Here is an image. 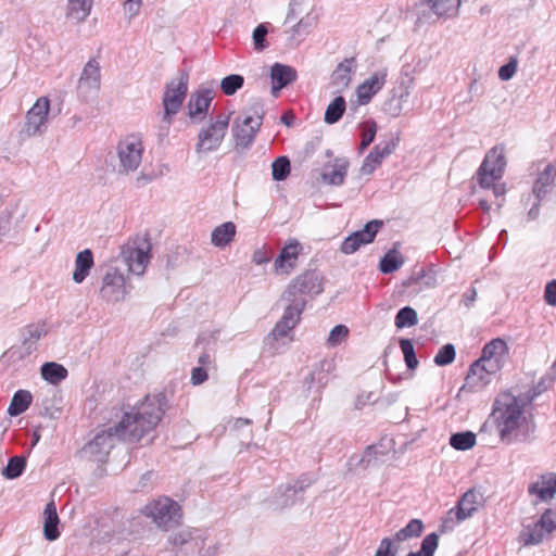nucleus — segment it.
I'll use <instances>...</instances> for the list:
<instances>
[{
    "label": "nucleus",
    "mask_w": 556,
    "mask_h": 556,
    "mask_svg": "<svg viewBox=\"0 0 556 556\" xmlns=\"http://www.w3.org/2000/svg\"><path fill=\"white\" fill-rule=\"evenodd\" d=\"M166 407L164 394L147 395L141 403L125 413L117 425L98 432L93 440L84 446L83 453L92 460L105 462L116 440L139 441L157 426Z\"/></svg>",
    "instance_id": "f257e3e1"
},
{
    "label": "nucleus",
    "mask_w": 556,
    "mask_h": 556,
    "mask_svg": "<svg viewBox=\"0 0 556 556\" xmlns=\"http://www.w3.org/2000/svg\"><path fill=\"white\" fill-rule=\"evenodd\" d=\"M525 407V402L510 392H502L495 397L492 416L503 442L525 435L528 426Z\"/></svg>",
    "instance_id": "f03ea898"
},
{
    "label": "nucleus",
    "mask_w": 556,
    "mask_h": 556,
    "mask_svg": "<svg viewBox=\"0 0 556 556\" xmlns=\"http://www.w3.org/2000/svg\"><path fill=\"white\" fill-rule=\"evenodd\" d=\"M116 172L121 175L135 173L141 165L146 146L141 132L123 136L116 144Z\"/></svg>",
    "instance_id": "7ed1b4c3"
},
{
    "label": "nucleus",
    "mask_w": 556,
    "mask_h": 556,
    "mask_svg": "<svg viewBox=\"0 0 556 556\" xmlns=\"http://www.w3.org/2000/svg\"><path fill=\"white\" fill-rule=\"evenodd\" d=\"M229 121L230 115L226 113L211 117L198 132V140L194 146L195 153L205 155L217 151L227 135Z\"/></svg>",
    "instance_id": "20e7f679"
},
{
    "label": "nucleus",
    "mask_w": 556,
    "mask_h": 556,
    "mask_svg": "<svg viewBox=\"0 0 556 556\" xmlns=\"http://www.w3.org/2000/svg\"><path fill=\"white\" fill-rule=\"evenodd\" d=\"M142 514L164 531L179 525L182 518L181 506L167 496H160L149 502L142 508Z\"/></svg>",
    "instance_id": "39448f33"
},
{
    "label": "nucleus",
    "mask_w": 556,
    "mask_h": 556,
    "mask_svg": "<svg viewBox=\"0 0 556 556\" xmlns=\"http://www.w3.org/2000/svg\"><path fill=\"white\" fill-rule=\"evenodd\" d=\"M189 76L187 73H181L178 77L172 79L166 86L163 93V117L162 122L165 124L167 130L173 123V117L179 112L187 92H188Z\"/></svg>",
    "instance_id": "423d86ee"
},
{
    "label": "nucleus",
    "mask_w": 556,
    "mask_h": 556,
    "mask_svg": "<svg viewBox=\"0 0 556 556\" xmlns=\"http://www.w3.org/2000/svg\"><path fill=\"white\" fill-rule=\"evenodd\" d=\"M263 106L255 103L249 112H244L235 119L232 135L236 146L249 148L260 130L263 121Z\"/></svg>",
    "instance_id": "0eeeda50"
},
{
    "label": "nucleus",
    "mask_w": 556,
    "mask_h": 556,
    "mask_svg": "<svg viewBox=\"0 0 556 556\" xmlns=\"http://www.w3.org/2000/svg\"><path fill=\"white\" fill-rule=\"evenodd\" d=\"M151 243L147 238L128 241L122 249V258L134 275L141 276L150 262Z\"/></svg>",
    "instance_id": "6e6552de"
},
{
    "label": "nucleus",
    "mask_w": 556,
    "mask_h": 556,
    "mask_svg": "<svg viewBox=\"0 0 556 556\" xmlns=\"http://www.w3.org/2000/svg\"><path fill=\"white\" fill-rule=\"evenodd\" d=\"M484 504L483 488H472L468 490L459 500L456 508L447 513V517L442 523V528L451 530L454 528V517L456 521H463L472 516V514Z\"/></svg>",
    "instance_id": "1a4fd4ad"
},
{
    "label": "nucleus",
    "mask_w": 556,
    "mask_h": 556,
    "mask_svg": "<svg viewBox=\"0 0 556 556\" xmlns=\"http://www.w3.org/2000/svg\"><path fill=\"white\" fill-rule=\"evenodd\" d=\"M324 290L323 277L314 270H308L294 278L283 292V296L304 298L318 295Z\"/></svg>",
    "instance_id": "9d476101"
},
{
    "label": "nucleus",
    "mask_w": 556,
    "mask_h": 556,
    "mask_svg": "<svg viewBox=\"0 0 556 556\" xmlns=\"http://www.w3.org/2000/svg\"><path fill=\"white\" fill-rule=\"evenodd\" d=\"M313 480L308 476H302L293 482L280 485L270 500V506L275 510L292 506L299 494L303 493Z\"/></svg>",
    "instance_id": "9b49d317"
},
{
    "label": "nucleus",
    "mask_w": 556,
    "mask_h": 556,
    "mask_svg": "<svg viewBox=\"0 0 556 556\" xmlns=\"http://www.w3.org/2000/svg\"><path fill=\"white\" fill-rule=\"evenodd\" d=\"M101 87V73L100 64L97 60H89L83 68L81 75L77 85L78 97L88 101L94 98Z\"/></svg>",
    "instance_id": "f8f14e48"
},
{
    "label": "nucleus",
    "mask_w": 556,
    "mask_h": 556,
    "mask_svg": "<svg viewBox=\"0 0 556 556\" xmlns=\"http://www.w3.org/2000/svg\"><path fill=\"white\" fill-rule=\"evenodd\" d=\"M128 293L124 275L116 268H110L102 278L100 295L108 303H117Z\"/></svg>",
    "instance_id": "ddd939ff"
},
{
    "label": "nucleus",
    "mask_w": 556,
    "mask_h": 556,
    "mask_svg": "<svg viewBox=\"0 0 556 556\" xmlns=\"http://www.w3.org/2000/svg\"><path fill=\"white\" fill-rule=\"evenodd\" d=\"M49 112L50 100L47 97L38 98L26 114L25 132L28 136L42 135L46 130Z\"/></svg>",
    "instance_id": "4468645a"
},
{
    "label": "nucleus",
    "mask_w": 556,
    "mask_h": 556,
    "mask_svg": "<svg viewBox=\"0 0 556 556\" xmlns=\"http://www.w3.org/2000/svg\"><path fill=\"white\" fill-rule=\"evenodd\" d=\"M382 225L383 223L381 220H370L362 230H357L344 239L341 244V252L344 254H352L362 245L371 243Z\"/></svg>",
    "instance_id": "2eb2a0df"
},
{
    "label": "nucleus",
    "mask_w": 556,
    "mask_h": 556,
    "mask_svg": "<svg viewBox=\"0 0 556 556\" xmlns=\"http://www.w3.org/2000/svg\"><path fill=\"white\" fill-rule=\"evenodd\" d=\"M214 97L215 92L208 88H201L191 93L188 102V115L192 122L199 123L205 118Z\"/></svg>",
    "instance_id": "dca6fc26"
},
{
    "label": "nucleus",
    "mask_w": 556,
    "mask_h": 556,
    "mask_svg": "<svg viewBox=\"0 0 556 556\" xmlns=\"http://www.w3.org/2000/svg\"><path fill=\"white\" fill-rule=\"evenodd\" d=\"M387 79V70L376 71L370 77L365 79L356 88V101L358 105L368 104L372 97L384 86Z\"/></svg>",
    "instance_id": "f3484780"
},
{
    "label": "nucleus",
    "mask_w": 556,
    "mask_h": 556,
    "mask_svg": "<svg viewBox=\"0 0 556 556\" xmlns=\"http://www.w3.org/2000/svg\"><path fill=\"white\" fill-rule=\"evenodd\" d=\"M302 250L303 247L296 239H290L275 260V271L289 275L295 268Z\"/></svg>",
    "instance_id": "a211bd4d"
},
{
    "label": "nucleus",
    "mask_w": 556,
    "mask_h": 556,
    "mask_svg": "<svg viewBox=\"0 0 556 556\" xmlns=\"http://www.w3.org/2000/svg\"><path fill=\"white\" fill-rule=\"evenodd\" d=\"M509 361L508 342L502 338L489 342V375L500 372Z\"/></svg>",
    "instance_id": "6ab92c4d"
},
{
    "label": "nucleus",
    "mask_w": 556,
    "mask_h": 556,
    "mask_svg": "<svg viewBox=\"0 0 556 556\" xmlns=\"http://www.w3.org/2000/svg\"><path fill=\"white\" fill-rule=\"evenodd\" d=\"M45 321H38L26 326L22 331L23 341L18 348L20 357L29 356L37 350L38 341L47 334Z\"/></svg>",
    "instance_id": "aec40b11"
},
{
    "label": "nucleus",
    "mask_w": 556,
    "mask_h": 556,
    "mask_svg": "<svg viewBox=\"0 0 556 556\" xmlns=\"http://www.w3.org/2000/svg\"><path fill=\"white\" fill-rule=\"evenodd\" d=\"M529 493L535 502H546L556 494V475L548 472L538 477L529 485Z\"/></svg>",
    "instance_id": "412c9836"
},
{
    "label": "nucleus",
    "mask_w": 556,
    "mask_h": 556,
    "mask_svg": "<svg viewBox=\"0 0 556 556\" xmlns=\"http://www.w3.org/2000/svg\"><path fill=\"white\" fill-rule=\"evenodd\" d=\"M486 376V344L481 349L480 357L473 362L465 378L464 389L477 391L485 386L484 378Z\"/></svg>",
    "instance_id": "4be33fe9"
},
{
    "label": "nucleus",
    "mask_w": 556,
    "mask_h": 556,
    "mask_svg": "<svg viewBox=\"0 0 556 556\" xmlns=\"http://www.w3.org/2000/svg\"><path fill=\"white\" fill-rule=\"evenodd\" d=\"M355 72V60L344 59L338 64L331 75V85L334 87L336 92L345 90L352 80V75Z\"/></svg>",
    "instance_id": "5701e85b"
},
{
    "label": "nucleus",
    "mask_w": 556,
    "mask_h": 556,
    "mask_svg": "<svg viewBox=\"0 0 556 556\" xmlns=\"http://www.w3.org/2000/svg\"><path fill=\"white\" fill-rule=\"evenodd\" d=\"M270 77L273 83L271 92L277 96L282 88L295 80L296 72L291 66L276 63L271 66Z\"/></svg>",
    "instance_id": "b1692460"
},
{
    "label": "nucleus",
    "mask_w": 556,
    "mask_h": 556,
    "mask_svg": "<svg viewBox=\"0 0 556 556\" xmlns=\"http://www.w3.org/2000/svg\"><path fill=\"white\" fill-rule=\"evenodd\" d=\"M438 17H454L457 15L460 0H419Z\"/></svg>",
    "instance_id": "393cba45"
},
{
    "label": "nucleus",
    "mask_w": 556,
    "mask_h": 556,
    "mask_svg": "<svg viewBox=\"0 0 556 556\" xmlns=\"http://www.w3.org/2000/svg\"><path fill=\"white\" fill-rule=\"evenodd\" d=\"M94 265L93 254L91 250L86 249L77 253L75 257V268L73 271V280L75 283H81L89 276Z\"/></svg>",
    "instance_id": "a878e982"
},
{
    "label": "nucleus",
    "mask_w": 556,
    "mask_h": 556,
    "mask_svg": "<svg viewBox=\"0 0 556 556\" xmlns=\"http://www.w3.org/2000/svg\"><path fill=\"white\" fill-rule=\"evenodd\" d=\"M507 165L505 148L495 146L489 151V178L500 180Z\"/></svg>",
    "instance_id": "bb28decb"
},
{
    "label": "nucleus",
    "mask_w": 556,
    "mask_h": 556,
    "mask_svg": "<svg viewBox=\"0 0 556 556\" xmlns=\"http://www.w3.org/2000/svg\"><path fill=\"white\" fill-rule=\"evenodd\" d=\"M60 519L54 502H49L43 510V535L48 541H55L60 536L58 529Z\"/></svg>",
    "instance_id": "cd10ccee"
},
{
    "label": "nucleus",
    "mask_w": 556,
    "mask_h": 556,
    "mask_svg": "<svg viewBox=\"0 0 556 556\" xmlns=\"http://www.w3.org/2000/svg\"><path fill=\"white\" fill-rule=\"evenodd\" d=\"M237 227L232 222H226L215 227L211 233V243L216 248L230 244L236 236Z\"/></svg>",
    "instance_id": "c85d7f7f"
},
{
    "label": "nucleus",
    "mask_w": 556,
    "mask_h": 556,
    "mask_svg": "<svg viewBox=\"0 0 556 556\" xmlns=\"http://www.w3.org/2000/svg\"><path fill=\"white\" fill-rule=\"evenodd\" d=\"M206 540L207 532L197 528L184 529L169 536V542L175 546H182L189 542H194L195 545H199V542L204 543Z\"/></svg>",
    "instance_id": "c756f323"
},
{
    "label": "nucleus",
    "mask_w": 556,
    "mask_h": 556,
    "mask_svg": "<svg viewBox=\"0 0 556 556\" xmlns=\"http://www.w3.org/2000/svg\"><path fill=\"white\" fill-rule=\"evenodd\" d=\"M548 534L549 532L540 519L538 522L525 527L519 540L525 545H534L541 543Z\"/></svg>",
    "instance_id": "7c9ffc66"
},
{
    "label": "nucleus",
    "mask_w": 556,
    "mask_h": 556,
    "mask_svg": "<svg viewBox=\"0 0 556 556\" xmlns=\"http://www.w3.org/2000/svg\"><path fill=\"white\" fill-rule=\"evenodd\" d=\"M556 176L555 164H547L544 166L538 175V178L533 185V192L538 199H541L546 194L548 188L554 184Z\"/></svg>",
    "instance_id": "2f4dec72"
},
{
    "label": "nucleus",
    "mask_w": 556,
    "mask_h": 556,
    "mask_svg": "<svg viewBox=\"0 0 556 556\" xmlns=\"http://www.w3.org/2000/svg\"><path fill=\"white\" fill-rule=\"evenodd\" d=\"M93 0H67L66 16L84 22L90 14Z\"/></svg>",
    "instance_id": "473e14b6"
},
{
    "label": "nucleus",
    "mask_w": 556,
    "mask_h": 556,
    "mask_svg": "<svg viewBox=\"0 0 556 556\" xmlns=\"http://www.w3.org/2000/svg\"><path fill=\"white\" fill-rule=\"evenodd\" d=\"M289 304L285 309L282 318L291 324V326H296L300 321L301 314L305 307L306 300L305 298H293V296H283Z\"/></svg>",
    "instance_id": "72a5a7b5"
},
{
    "label": "nucleus",
    "mask_w": 556,
    "mask_h": 556,
    "mask_svg": "<svg viewBox=\"0 0 556 556\" xmlns=\"http://www.w3.org/2000/svg\"><path fill=\"white\" fill-rule=\"evenodd\" d=\"M40 374L43 380L51 384H58L67 377V369L58 363L48 362L40 368Z\"/></svg>",
    "instance_id": "f704fd0d"
},
{
    "label": "nucleus",
    "mask_w": 556,
    "mask_h": 556,
    "mask_svg": "<svg viewBox=\"0 0 556 556\" xmlns=\"http://www.w3.org/2000/svg\"><path fill=\"white\" fill-rule=\"evenodd\" d=\"M33 396L27 390H18L14 393L8 413L11 416L23 414L31 404Z\"/></svg>",
    "instance_id": "c9c22d12"
},
{
    "label": "nucleus",
    "mask_w": 556,
    "mask_h": 556,
    "mask_svg": "<svg viewBox=\"0 0 556 556\" xmlns=\"http://www.w3.org/2000/svg\"><path fill=\"white\" fill-rule=\"evenodd\" d=\"M349 162L346 160H336L330 172L323 174V179L333 186H340L344 182L348 173Z\"/></svg>",
    "instance_id": "e433bc0d"
},
{
    "label": "nucleus",
    "mask_w": 556,
    "mask_h": 556,
    "mask_svg": "<svg viewBox=\"0 0 556 556\" xmlns=\"http://www.w3.org/2000/svg\"><path fill=\"white\" fill-rule=\"evenodd\" d=\"M424 522L420 519H412L404 528L399 530L393 536L397 543L417 539L424 531Z\"/></svg>",
    "instance_id": "4c0bfd02"
},
{
    "label": "nucleus",
    "mask_w": 556,
    "mask_h": 556,
    "mask_svg": "<svg viewBox=\"0 0 556 556\" xmlns=\"http://www.w3.org/2000/svg\"><path fill=\"white\" fill-rule=\"evenodd\" d=\"M346 110V102L343 97L338 96L327 106L325 112V122L329 125L340 121Z\"/></svg>",
    "instance_id": "58836bf2"
},
{
    "label": "nucleus",
    "mask_w": 556,
    "mask_h": 556,
    "mask_svg": "<svg viewBox=\"0 0 556 556\" xmlns=\"http://www.w3.org/2000/svg\"><path fill=\"white\" fill-rule=\"evenodd\" d=\"M404 262L403 255L396 249H392L381 258L379 268L383 274H391L397 270Z\"/></svg>",
    "instance_id": "ea45409f"
},
{
    "label": "nucleus",
    "mask_w": 556,
    "mask_h": 556,
    "mask_svg": "<svg viewBox=\"0 0 556 556\" xmlns=\"http://www.w3.org/2000/svg\"><path fill=\"white\" fill-rule=\"evenodd\" d=\"M450 445L457 451H467L476 445V434L471 431L457 432L450 437Z\"/></svg>",
    "instance_id": "a19ab883"
},
{
    "label": "nucleus",
    "mask_w": 556,
    "mask_h": 556,
    "mask_svg": "<svg viewBox=\"0 0 556 556\" xmlns=\"http://www.w3.org/2000/svg\"><path fill=\"white\" fill-rule=\"evenodd\" d=\"M439 545V535L432 532L424 538L420 549L409 552L406 556H433Z\"/></svg>",
    "instance_id": "79ce46f5"
},
{
    "label": "nucleus",
    "mask_w": 556,
    "mask_h": 556,
    "mask_svg": "<svg viewBox=\"0 0 556 556\" xmlns=\"http://www.w3.org/2000/svg\"><path fill=\"white\" fill-rule=\"evenodd\" d=\"M394 323L397 328L415 326L418 323L417 313L414 308L405 306L397 312Z\"/></svg>",
    "instance_id": "37998d69"
},
{
    "label": "nucleus",
    "mask_w": 556,
    "mask_h": 556,
    "mask_svg": "<svg viewBox=\"0 0 556 556\" xmlns=\"http://www.w3.org/2000/svg\"><path fill=\"white\" fill-rule=\"evenodd\" d=\"M243 84H244L243 76L238 75V74H231L222 79L220 89L224 94L232 96L239 89H241L243 87Z\"/></svg>",
    "instance_id": "c03bdc74"
},
{
    "label": "nucleus",
    "mask_w": 556,
    "mask_h": 556,
    "mask_svg": "<svg viewBox=\"0 0 556 556\" xmlns=\"http://www.w3.org/2000/svg\"><path fill=\"white\" fill-rule=\"evenodd\" d=\"M290 174V161L287 156L277 157L271 164L273 179L276 181L285 180Z\"/></svg>",
    "instance_id": "a18cd8bd"
},
{
    "label": "nucleus",
    "mask_w": 556,
    "mask_h": 556,
    "mask_svg": "<svg viewBox=\"0 0 556 556\" xmlns=\"http://www.w3.org/2000/svg\"><path fill=\"white\" fill-rule=\"evenodd\" d=\"M26 466V460L24 457L14 456L9 459V463L5 468L2 470V475L8 479H15L20 477Z\"/></svg>",
    "instance_id": "49530a36"
},
{
    "label": "nucleus",
    "mask_w": 556,
    "mask_h": 556,
    "mask_svg": "<svg viewBox=\"0 0 556 556\" xmlns=\"http://www.w3.org/2000/svg\"><path fill=\"white\" fill-rule=\"evenodd\" d=\"M362 127V140L359 143V153H363L365 149L374 141L377 132V124L375 121H368L361 124Z\"/></svg>",
    "instance_id": "de8ad7c7"
},
{
    "label": "nucleus",
    "mask_w": 556,
    "mask_h": 556,
    "mask_svg": "<svg viewBox=\"0 0 556 556\" xmlns=\"http://www.w3.org/2000/svg\"><path fill=\"white\" fill-rule=\"evenodd\" d=\"M435 278L433 275H427L426 270L421 268L420 270L414 273L403 285L406 288H410L415 285H425L427 288H432L435 286Z\"/></svg>",
    "instance_id": "09e8293b"
},
{
    "label": "nucleus",
    "mask_w": 556,
    "mask_h": 556,
    "mask_svg": "<svg viewBox=\"0 0 556 556\" xmlns=\"http://www.w3.org/2000/svg\"><path fill=\"white\" fill-rule=\"evenodd\" d=\"M400 545L394 536H386L380 541L375 556H396Z\"/></svg>",
    "instance_id": "8fccbe9b"
},
{
    "label": "nucleus",
    "mask_w": 556,
    "mask_h": 556,
    "mask_svg": "<svg viewBox=\"0 0 556 556\" xmlns=\"http://www.w3.org/2000/svg\"><path fill=\"white\" fill-rule=\"evenodd\" d=\"M199 549V556H218L222 552V543L216 539H210L207 534V540L203 542H199V545H195Z\"/></svg>",
    "instance_id": "3c124183"
},
{
    "label": "nucleus",
    "mask_w": 556,
    "mask_h": 556,
    "mask_svg": "<svg viewBox=\"0 0 556 556\" xmlns=\"http://www.w3.org/2000/svg\"><path fill=\"white\" fill-rule=\"evenodd\" d=\"M455 348L453 344L447 343L443 345L434 356V364L438 366H446L455 359Z\"/></svg>",
    "instance_id": "603ef678"
},
{
    "label": "nucleus",
    "mask_w": 556,
    "mask_h": 556,
    "mask_svg": "<svg viewBox=\"0 0 556 556\" xmlns=\"http://www.w3.org/2000/svg\"><path fill=\"white\" fill-rule=\"evenodd\" d=\"M400 346L403 352L406 366L409 369H415L418 366V359L415 355L414 345L412 341L408 339H402L400 341Z\"/></svg>",
    "instance_id": "864d4df0"
},
{
    "label": "nucleus",
    "mask_w": 556,
    "mask_h": 556,
    "mask_svg": "<svg viewBox=\"0 0 556 556\" xmlns=\"http://www.w3.org/2000/svg\"><path fill=\"white\" fill-rule=\"evenodd\" d=\"M381 163L382 160H380L378 155L371 150L369 154L364 159V162L359 168L361 175H371L375 169L381 165Z\"/></svg>",
    "instance_id": "5fc2aeb1"
},
{
    "label": "nucleus",
    "mask_w": 556,
    "mask_h": 556,
    "mask_svg": "<svg viewBox=\"0 0 556 556\" xmlns=\"http://www.w3.org/2000/svg\"><path fill=\"white\" fill-rule=\"evenodd\" d=\"M349 336V329L344 325H338L329 333L328 344L330 346H337L341 344Z\"/></svg>",
    "instance_id": "6e6d98bb"
},
{
    "label": "nucleus",
    "mask_w": 556,
    "mask_h": 556,
    "mask_svg": "<svg viewBox=\"0 0 556 556\" xmlns=\"http://www.w3.org/2000/svg\"><path fill=\"white\" fill-rule=\"evenodd\" d=\"M396 144H397V142L395 139H391L388 141H381L374 147L372 151H374V153H376L378 155V157L380 160L383 161L386 157H388L389 155H391L393 153V151L396 148Z\"/></svg>",
    "instance_id": "4d7b16f0"
},
{
    "label": "nucleus",
    "mask_w": 556,
    "mask_h": 556,
    "mask_svg": "<svg viewBox=\"0 0 556 556\" xmlns=\"http://www.w3.org/2000/svg\"><path fill=\"white\" fill-rule=\"evenodd\" d=\"M268 30L265 24H260L253 31V43L254 48L257 51L264 50L267 45L265 43V38Z\"/></svg>",
    "instance_id": "13d9d810"
},
{
    "label": "nucleus",
    "mask_w": 556,
    "mask_h": 556,
    "mask_svg": "<svg viewBox=\"0 0 556 556\" xmlns=\"http://www.w3.org/2000/svg\"><path fill=\"white\" fill-rule=\"evenodd\" d=\"M294 328V326H291L290 323L285 320L282 317L280 320L275 325L274 329L271 330L269 337H273V339L278 340L280 338H285L289 334V332Z\"/></svg>",
    "instance_id": "bf43d9fd"
},
{
    "label": "nucleus",
    "mask_w": 556,
    "mask_h": 556,
    "mask_svg": "<svg viewBox=\"0 0 556 556\" xmlns=\"http://www.w3.org/2000/svg\"><path fill=\"white\" fill-rule=\"evenodd\" d=\"M517 66L518 60L516 58H510L507 64L500 67L498 77L504 81L511 79L516 74Z\"/></svg>",
    "instance_id": "052dcab7"
},
{
    "label": "nucleus",
    "mask_w": 556,
    "mask_h": 556,
    "mask_svg": "<svg viewBox=\"0 0 556 556\" xmlns=\"http://www.w3.org/2000/svg\"><path fill=\"white\" fill-rule=\"evenodd\" d=\"M142 0H126L124 11L129 21L134 20L140 12Z\"/></svg>",
    "instance_id": "680f3d73"
},
{
    "label": "nucleus",
    "mask_w": 556,
    "mask_h": 556,
    "mask_svg": "<svg viewBox=\"0 0 556 556\" xmlns=\"http://www.w3.org/2000/svg\"><path fill=\"white\" fill-rule=\"evenodd\" d=\"M541 520L549 533L556 531V506L553 508H548L542 515Z\"/></svg>",
    "instance_id": "e2e57ef3"
},
{
    "label": "nucleus",
    "mask_w": 556,
    "mask_h": 556,
    "mask_svg": "<svg viewBox=\"0 0 556 556\" xmlns=\"http://www.w3.org/2000/svg\"><path fill=\"white\" fill-rule=\"evenodd\" d=\"M207 379V369L204 367H194L191 370V382L194 386L202 384Z\"/></svg>",
    "instance_id": "0e129e2a"
},
{
    "label": "nucleus",
    "mask_w": 556,
    "mask_h": 556,
    "mask_svg": "<svg viewBox=\"0 0 556 556\" xmlns=\"http://www.w3.org/2000/svg\"><path fill=\"white\" fill-rule=\"evenodd\" d=\"M544 298L549 305H556V280L547 283Z\"/></svg>",
    "instance_id": "69168bd1"
},
{
    "label": "nucleus",
    "mask_w": 556,
    "mask_h": 556,
    "mask_svg": "<svg viewBox=\"0 0 556 556\" xmlns=\"http://www.w3.org/2000/svg\"><path fill=\"white\" fill-rule=\"evenodd\" d=\"M479 185L482 189L486 188V155L482 160L478 173H477Z\"/></svg>",
    "instance_id": "338daca9"
},
{
    "label": "nucleus",
    "mask_w": 556,
    "mask_h": 556,
    "mask_svg": "<svg viewBox=\"0 0 556 556\" xmlns=\"http://www.w3.org/2000/svg\"><path fill=\"white\" fill-rule=\"evenodd\" d=\"M477 291L475 288H471L464 294L463 303L466 307H469L473 301L476 300Z\"/></svg>",
    "instance_id": "774afa93"
}]
</instances>
